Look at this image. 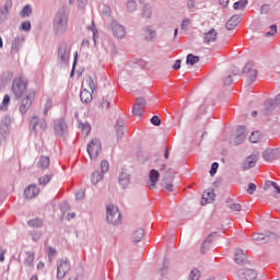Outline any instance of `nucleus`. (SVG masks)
<instances>
[{"instance_id":"f257e3e1","label":"nucleus","mask_w":280,"mask_h":280,"mask_svg":"<svg viewBox=\"0 0 280 280\" xmlns=\"http://www.w3.org/2000/svg\"><path fill=\"white\" fill-rule=\"evenodd\" d=\"M69 30V14L65 9L59 10L52 20V33L55 36L60 37L67 34Z\"/></svg>"},{"instance_id":"f03ea898","label":"nucleus","mask_w":280,"mask_h":280,"mask_svg":"<svg viewBox=\"0 0 280 280\" xmlns=\"http://www.w3.org/2000/svg\"><path fill=\"white\" fill-rule=\"evenodd\" d=\"M27 78L15 77L11 85V93H13L15 100H21L25 93H27Z\"/></svg>"},{"instance_id":"7ed1b4c3","label":"nucleus","mask_w":280,"mask_h":280,"mask_svg":"<svg viewBox=\"0 0 280 280\" xmlns=\"http://www.w3.org/2000/svg\"><path fill=\"white\" fill-rule=\"evenodd\" d=\"M106 222L107 224H113V226H119V224H121V212H119L117 206H106Z\"/></svg>"},{"instance_id":"20e7f679","label":"nucleus","mask_w":280,"mask_h":280,"mask_svg":"<svg viewBox=\"0 0 280 280\" xmlns=\"http://www.w3.org/2000/svg\"><path fill=\"white\" fill-rule=\"evenodd\" d=\"M36 100V90H30L24 98L21 100L19 105V110L21 115H25L30 108H32V104Z\"/></svg>"},{"instance_id":"39448f33","label":"nucleus","mask_w":280,"mask_h":280,"mask_svg":"<svg viewBox=\"0 0 280 280\" xmlns=\"http://www.w3.org/2000/svg\"><path fill=\"white\" fill-rule=\"evenodd\" d=\"M57 58L61 65H69V58H71V46L61 42L58 47Z\"/></svg>"},{"instance_id":"423d86ee","label":"nucleus","mask_w":280,"mask_h":280,"mask_svg":"<svg viewBox=\"0 0 280 280\" xmlns=\"http://www.w3.org/2000/svg\"><path fill=\"white\" fill-rule=\"evenodd\" d=\"M52 128L56 137H66L69 135V126L65 118H57L52 121Z\"/></svg>"},{"instance_id":"0eeeda50","label":"nucleus","mask_w":280,"mask_h":280,"mask_svg":"<svg viewBox=\"0 0 280 280\" xmlns=\"http://www.w3.org/2000/svg\"><path fill=\"white\" fill-rule=\"evenodd\" d=\"M71 270V262L69 259H59L57 261V279L61 280L67 277V272Z\"/></svg>"},{"instance_id":"6e6552de","label":"nucleus","mask_w":280,"mask_h":280,"mask_svg":"<svg viewBox=\"0 0 280 280\" xmlns=\"http://www.w3.org/2000/svg\"><path fill=\"white\" fill-rule=\"evenodd\" d=\"M90 159H96L102 152V142L97 138L91 140L86 148Z\"/></svg>"},{"instance_id":"1a4fd4ad","label":"nucleus","mask_w":280,"mask_h":280,"mask_svg":"<svg viewBox=\"0 0 280 280\" xmlns=\"http://www.w3.org/2000/svg\"><path fill=\"white\" fill-rule=\"evenodd\" d=\"M236 275L241 280H255L257 279V271L254 269H237Z\"/></svg>"},{"instance_id":"9d476101","label":"nucleus","mask_w":280,"mask_h":280,"mask_svg":"<svg viewBox=\"0 0 280 280\" xmlns=\"http://www.w3.org/2000/svg\"><path fill=\"white\" fill-rule=\"evenodd\" d=\"M30 127L36 132V130H47V120L45 118H38V116H33L31 118Z\"/></svg>"},{"instance_id":"9b49d317","label":"nucleus","mask_w":280,"mask_h":280,"mask_svg":"<svg viewBox=\"0 0 280 280\" xmlns=\"http://www.w3.org/2000/svg\"><path fill=\"white\" fill-rule=\"evenodd\" d=\"M262 159L267 163H272V161H277V159H280V148L277 149H267L262 153Z\"/></svg>"},{"instance_id":"f8f14e48","label":"nucleus","mask_w":280,"mask_h":280,"mask_svg":"<svg viewBox=\"0 0 280 280\" xmlns=\"http://www.w3.org/2000/svg\"><path fill=\"white\" fill-rule=\"evenodd\" d=\"M109 27L116 38H124L126 36V27L117 21H112Z\"/></svg>"},{"instance_id":"ddd939ff","label":"nucleus","mask_w":280,"mask_h":280,"mask_svg":"<svg viewBox=\"0 0 280 280\" xmlns=\"http://www.w3.org/2000/svg\"><path fill=\"white\" fill-rule=\"evenodd\" d=\"M257 161H259V154L257 153L250 154L242 163V170L246 171L255 167V165H257Z\"/></svg>"},{"instance_id":"4468645a","label":"nucleus","mask_w":280,"mask_h":280,"mask_svg":"<svg viewBox=\"0 0 280 280\" xmlns=\"http://www.w3.org/2000/svg\"><path fill=\"white\" fill-rule=\"evenodd\" d=\"M23 45H25V36L23 34H20L12 42L11 54H19Z\"/></svg>"},{"instance_id":"2eb2a0df","label":"nucleus","mask_w":280,"mask_h":280,"mask_svg":"<svg viewBox=\"0 0 280 280\" xmlns=\"http://www.w3.org/2000/svg\"><path fill=\"white\" fill-rule=\"evenodd\" d=\"M247 136H248V131H246V127L240 126L237 128V135L234 138V141L232 142L233 145H242V143H244V141L246 140Z\"/></svg>"},{"instance_id":"dca6fc26","label":"nucleus","mask_w":280,"mask_h":280,"mask_svg":"<svg viewBox=\"0 0 280 280\" xmlns=\"http://www.w3.org/2000/svg\"><path fill=\"white\" fill-rule=\"evenodd\" d=\"M243 73L247 74V78L250 80V82H255V80H257V69H255L253 62H247L243 68Z\"/></svg>"},{"instance_id":"f3484780","label":"nucleus","mask_w":280,"mask_h":280,"mask_svg":"<svg viewBox=\"0 0 280 280\" xmlns=\"http://www.w3.org/2000/svg\"><path fill=\"white\" fill-rule=\"evenodd\" d=\"M142 36L147 43H152L154 42V38H156V30L152 26H144L142 28Z\"/></svg>"},{"instance_id":"a211bd4d","label":"nucleus","mask_w":280,"mask_h":280,"mask_svg":"<svg viewBox=\"0 0 280 280\" xmlns=\"http://www.w3.org/2000/svg\"><path fill=\"white\" fill-rule=\"evenodd\" d=\"M202 38L205 45H211V43H215V40H218V31H215V28H211L202 34Z\"/></svg>"},{"instance_id":"6ab92c4d","label":"nucleus","mask_w":280,"mask_h":280,"mask_svg":"<svg viewBox=\"0 0 280 280\" xmlns=\"http://www.w3.org/2000/svg\"><path fill=\"white\" fill-rule=\"evenodd\" d=\"M143 108H145V98H137L132 108V115L135 117H141L143 115Z\"/></svg>"},{"instance_id":"aec40b11","label":"nucleus","mask_w":280,"mask_h":280,"mask_svg":"<svg viewBox=\"0 0 280 280\" xmlns=\"http://www.w3.org/2000/svg\"><path fill=\"white\" fill-rule=\"evenodd\" d=\"M159 178H161V174L156 170H151L149 173V189H156V183H159Z\"/></svg>"},{"instance_id":"412c9836","label":"nucleus","mask_w":280,"mask_h":280,"mask_svg":"<svg viewBox=\"0 0 280 280\" xmlns=\"http://www.w3.org/2000/svg\"><path fill=\"white\" fill-rule=\"evenodd\" d=\"M10 10H12V0H5L4 5L0 8V23H3L8 19Z\"/></svg>"},{"instance_id":"4be33fe9","label":"nucleus","mask_w":280,"mask_h":280,"mask_svg":"<svg viewBox=\"0 0 280 280\" xmlns=\"http://www.w3.org/2000/svg\"><path fill=\"white\" fill-rule=\"evenodd\" d=\"M234 261L235 264H238V266H244V264L248 262V257L242 249H235Z\"/></svg>"},{"instance_id":"5701e85b","label":"nucleus","mask_w":280,"mask_h":280,"mask_svg":"<svg viewBox=\"0 0 280 280\" xmlns=\"http://www.w3.org/2000/svg\"><path fill=\"white\" fill-rule=\"evenodd\" d=\"M113 94L103 96L101 100H98V107H101L102 110H108L110 108V104H113Z\"/></svg>"},{"instance_id":"b1692460","label":"nucleus","mask_w":280,"mask_h":280,"mask_svg":"<svg viewBox=\"0 0 280 280\" xmlns=\"http://www.w3.org/2000/svg\"><path fill=\"white\" fill-rule=\"evenodd\" d=\"M40 194V189L36 185H31L24 190V196L28 200H32V198H36Z\"/></svg>"},{"instance_id":"393cba45","label":"nucleus","mask_w":280,"mask_h":280,"mask_svg":"<svg viewBox=\"0 0 280 280\" xmlns=\"http://www.w3.org/2000/svg\"><path fill=\"white\" fill-rule=\"evenodd\" d=\"M118 183L122 189H126L130 185V175L126 172H121L118 177Z\"/></svg>"},{"instance_id":"a878e982","label":"nucleus","mask_w":280,"mask_h":280,"mask_svg":"<svg viewBox=\"0 0 280 280\" xmlns=\"http://www.w3.org/2000/svg\"><path fill=\"white\" fill-rule=\"evenodd\" d=\"M213 200H215V192L213 190H206L202 195L201 205L213 202Z\"/></svg>"},{"instance_id":"bb28decb","label":"nucleus","mask_w":280,"mask_h":280,"mask_svg":"<svg viewBox=\"0 0 280 280\" xmlns=\"http://www.w3.org/2000/svg\"><path fill=\"white\" fill-rule=\"evenodd\" d=\"M8 135H10V127H8V125H1L0 126V145L2 143H5V140L8 139Z\"/></svg>"},{"instance_id":"cd10ccee","label":"nucleus","mask_w":280,"mask_h":280,"mask_svg":"<svg viewBox=\"0 0 280 280\" xmlns=\"http://www.w3.org/2000/svg\"><path fill=\"white\" fill-rule=\"evenodd\" d=\"M240 25V15L232 16L225 24L226 30H235Z\"/></svg>"},{"instance_id":"c85d7f7f","label":"nucleus","mask_w":280,"mask_h":280,"mask_svg":"<svg viewBox=\"0 0 280 280\" xmlns=\"http://www.w3.org/2000/svg\"><path fill=\"white\" fill-rule=\"evenodd\" d=\"M37 167L39 170H47L49 167V156L42 155L37 159Z\"/></svg>"},{"instance_id":"c756f323","label":"nucleus","mask_w":280,"mask_h":280,"mask_svg":"<svg viewBox=\"0 0 280 280\" xmlns=\"http://www.w3.org/2000/svg\"><path fill=\"white\" fill-rule=\"evenodd\" d=\"M143 235H145V233L143 232V229L136 230L132 234V242L135 244H139V242L143 240Z\"/></svg>"},{"instance_id":"7c9ffc66","label":"nucleus","mask_w":280,"mask_h":280,"mask_svg":"<svg viewBox=\"0 0 280 280\" xmlns=\"http://www.w3.org/2000/svg\"><path fill=\"white\" fill-rule=\"evenodd\" d=\"M269 238H270V235H266L264 233H254L252 235V240L254 242H268Z\"/></svg>"},{"instance_id":"2f4dec72","label":"nucleus","mask_w":280,"mask_h":280,"mask_svg":"<svg viewBox=\"0 0 280 280\" xmlns=\"http://www.w3.org/2000/svg\"><path fill=\"white\" fill-rule=\"evenodd\" d=\"M80 97H81V102L89 104V102H91V100H93V94H91V92L88 90H83L80 93Z\"/></svg>"},{"instance_id":"473e14b6","label":"nucleus","mask_w":280,"mask_h":280,"mask_svg":"<svg viewBox=\"0 0 280 280\" xmlns=\"http://www.w3.org/2000/svg\"><path fill=\"white\" fill-rule=\"evenodd\" d=\"M261 139H262L261 131H253L249 136L250 143H259Z\"/></svg>"},{"instance_id":"72a5a7b5","label":"nucleus","mask_w":280,"mask_h":280,"mask_svg":"<svg viewBox=\"0 0 280 280\" xmlns=\"http://www.w3.org/2000/svg\"><path fill=\"white\" fill-rule=\"evenodd\" d=\"M27 224L31 226V229H40V226H43V219L28 220Z\"/></svg>"},{"instance_id":"f704fd0d","label":"nucleus","mask_w":280,"mask_h":280,"mask_svg":"<svg viewBox=\"0 0 280 280\" xmlns=\"http://www.w3.org/2000/svg\"><path fill=\"white\" fill-rule=\"evenodd\" d=\"M34 259H35L34 252H26V257L24 259V266L32 267L34 264Z\"/></svg>"},{"instance_id":"c9c22d12","label":"nucleus","mask_w":280,"mask_h":280,"mask_svg":"<svg viewBox=\"0 0 280 280\" xmlns=\"http://www.w3.org/2000/svg\"><path fill=\"white\" fill-rule=\"evenodd\" d=\"M271 187H272L273 191H276V194H279V196H280L279 184H277L275 182H270V180L265 183V189H271Z\"/></svg>"},{"instance_id":"e433bc0d","label":"nucleus","mask_w":280,"mask_h":280,"mask_svg":"<svg viewBox=\"0 0 280 280\" xmlns=\"http://www.w3.org/2000/svg\"><path fill=\"white\" fill-rule=\"evenodd\" d=\"M104 178V174L100 173V171H96L92 174V185H97V183H100V180H102Z\"/></svg>"},{"instance_id":"4c0bfd02","label":"nucleus","mask_w":280,"mask_h":280,"mask_svg":"<svg viewBox=\"0 0 280 280\" xmlns=\"http://www.w3.org/2000/svg\"><path fill=\"white\" fill-rule=\"evenodd\" d=\"M246 5H248V0H240L233 4L235 10H246Z\"/></svg>"},{"instance_id":"58836bf2","label":"nucleus","mask_w":280,"mask_h":280,"mask_svg":"<svg viewBox=\"0 0 280 280\" xmlns=\"http://www.w3.org/2000/svg\"><path fill=\"white\" fill-rule=\"evenodd\" d=\"M186 62H187V65L194 66V65L200 62V57L189 54L186 58Z\"/></svg>"},{"instance_id":"ea45409f","label":"nucleus","mask_w":280,"mask_h":280,"mask_svg":"<svg viewBox=\"0 0 280 280\" xmlns=\"http://www.w3.org/2000/svg\"><path fill=\"white\" fill-rule=\"evenodd\" d=\"M88 30L92 32L94 44L97 43V38H98L97 27H95V23H93V21H92V24L88 26Z\"/></svg>"},{"instance_id":"a19ab883","label":"nucleus","mask_w":280,"mask_h":280,"mask_svg":"<svg viewBox=\"0 0 280 280\" xmlns=\"http://www.w3.org/2000/svg\"><path fill=\"white\" fill-rule=\"evenodd\" d=\"M51 178H54V174H47L42 177H39L38 183L39 185H47Z\"/></svg>"},{"instance_id":"79ce46f5","label":"nucleus","mask_w":280,"mask_h":280,"mask_svg":"<svg viewBox=\"0 0 280 280\" xmlns=\"http://www.w3.org/2000/svg\"><path fill=\"white\" fill-rule=\"evenodd\" d=\"M9 105H10V95L5 94L0 105V110H8Z\"/></svg>"},{"instance_id":"37998d69","label":"nucleus","mask_w":280,"mask_h":280,"mask_svg":"<svg viewBox=\"0 0 280 280\" xmlns=\"http://www.w3.org/2000/svg\"><path fill=\"white\" fill-rule=\"evenodd\" d=\"M30 14H32V7H30V5H25L23 9H22V11H21V13H20V16H22V19H27V16H30Z\"/></svg>"},{"instance_id":"c03bdc74","label":"nucleus","mask_w":280,"mask_h":280,"mask_svg":"<svg viewBox=\"0 0 280 280\" xmlns=\"http://www.w3.org/2000/svg\"><path fill=\"white\" fill-rule=\"evenodd\" d=\"M142 16L144 19H150V16H152V8L148 4H145L143 7V10H142Z\"/></svg>"},{"instance_id":"a18cd8bd","label":"nucleus","mask_w":280,"mask_h":280,"mask_svg":"<svg viewBox=\"0 0 280 280\" xmlns=\"http://www.w3.org/2000/svg\"><path fill=\"white\" fill-rule=\"evenodd\" d=\"M200 279V270L192 269L189 273L188 280H198Z\"/></svg>"},{"instance_id":"49530a36","label":"nucleus","mask_w":280,"mask_h":280,"mask_svg":"<svg viewBox=\"0 0 280 280\" xmlns=\"http://www.w3.org/2000/svg\"><path fill=\"white\" fill-rule=\"evenodd\" d=\"M20 30H22V32H30L32 30V23L30 21L22 22Z\"/></svg>"},{"instance_id":"de8ad7c7","label":"nucleus","mask_w":280,"mask_h":280,"mask_svg":"<svg viewBox=\"0 0 280 280\" xmlns=\"http://www.w3.org/2000/svg\"><path fill=\"white\" fill-rule=\"evenodd\" d=\"M127 10H128V12H135L137 10V1L129 0L127 2Z\"/></svg>"},{"instance_id":"09e8293b","label":"nucleus","mask_w":280,"mask_h":280,"mask_svg":"<svg viewBox=\"0 0 280 280\" xmlns=\"http://www.w3.org/2000/svg\"><path fill=\"white\" fill-rule=\"evenodd\" d=\"M80 128L85 137H89V132H91V125L89 124H81Z\"/></svg>"},{"instance_id":"8fccbe9b","label":"nucleus","mask_w":280,"mask_h":280,"mask_svg":"<svg viewBox=\"0 0 280 280\" xmlns=\"http://www.w3.org/2000/svg\"><path fill=\"white\" fill-rule=\"evenodd\" d=\"M52 104H54V101L51 98H47L44 105V115H47V113H49Z\"/></svg>"},{"instance_id":"3c124183","label":"nucleus","mask_w":280,"mask_h":280,"mask_svg":"<svg viewBox=\"0 0 280 280\" xmlns=\"http://www.w3.org/2000/svg\"><path fill=\"white\" fill-rule=\"evenodd\" d=\"M100 10L102 14H104L105 16H110V7L103 4V5H100Z\"/></svg>"},{"instance_id":"603ef678","label":"nucleus","mask_w":280,"mask_h":280,"mask_svg":"<svg viewBox=\"0 0 280 280\" xmlns=\"http://www.w3.org/2000/svg\"><path fill=\"white\" fill-rule=\"evenodd\" d=\"M228 207L231 211H242V205L240 203L228 202Z\"/></svg>"},{"instance_id":"864d4df0","label":"nucleus","mask_w":280,"mask_h":280,"mask_svg":"<svg viewBox=\"0 0 280 280\" xmlns=\"http://www.w3.org/2000/svg\"><path fill=\"white\" fill-rule=\"evenodd\" d=\"M47 255H48L49 261H51V260L54 259V257H56V255H57L56 248H54V247H48Z\"/></svg>"},{"instance_id":"5fc2aeb1","label":"nucleus","mask_w":280,"mask_h":280,"mask_svg":"<svg viewBox=\"0 0 280 280\" xmlns=\"http://www.w3.org/2000/svg\"><path fill=\"white\" fill-rule=\"evenodd\" d=\"M108 167H109L108 161H102L101 162V172H102V174H106V172H108Z\"/></svg>"},{"instance_id":"6e6d98bb","label":"nucleus","mask_w":280,"mask_h":280,"mask_svg":"<svg viewBox=\"0 0 280 280\" xmlns=\"http://www.w3.org/2000/svg\"><path fill=\"white\" fill-rule=\"evenodd\" d=\"M189 25H191V21H189V19L183 20L182 30H184V32H187L189 30Z\"/></svg>"},{"instance_id":"4d7b16f0","label":"nucleus","mask_w":280,"mask_h":280,"mask_svg":"<svg viewBox=\"0 0 280 280\" xmlns=\"http://www.w3.org/2000/svg\"><path fill=\"white\" fill-rule=\"evenodd\" d=\"M219 167H220V164H218V162H213L211 165L210 175L215 176Z\"/></svg>"},{"instance_id":"13d9d810","label":"nucleus","mask_w":280,"mask_h":280,"mask_svg":"<svg viewBox=\"0 0 280 280\" xmlns=\"http://www.w3.org/2000/svg\"><path fill=\"white\" fill-rule=\"evenodd\" d=\"M88 86L90 88V91H92V93L95 91V81H93L92 78H89L86 81Z\"/></svg>"},{"instance_id":"bf43d9fd","label":"nucleus","mask_w":280,"mask_h":280,"mask_svg":"<svg viewBox=\"0 0 280 280\" xmlns=\"http://www.w3.org/2000/svg\"><path fill=\"white\" fill-rule=\"evenodd\" d=\"M257 191V185L249 183L247 188V194L253 195Z\"/></svg>"},{"instance_id":"052dcab7","label":"nucleus","mask_w":280,"mask_h":280,"mask_svg":"<svg viewBox=\"0 0 280 280\" xmlns=\"http://www.w3.org/2000/svg\"><path fill=\"white\" fill-rule=\"evenodd\" d=\"M276 33H277V25H271L270 26V31L269 32H267L266 34H265V36H275L276 35Z\"/></svg>"},{"instance_id":"680f3d73","label":"nucleus","mask_w":280,"mask_h":280,"mask_svg":"<svg viewBox=\"0 0 280 280\" xmlns=\"http://www.w3.org/2000/svg\"><path fill=\"white\" fill-rule=\"evenodd\" d=\"M151 124H152L153 126H161V118H159V116H153V117L151 118Z\"/></svg>"},{"instance_id":"e2e57ef3","label":"nucleus","mask_w":280,"mask_h":280,"mask_svg":"<svg viewBox=\"0 0 280 280\" xmlns=\"http://www.w3.org/2000/svg\"><path fill=\"white\" fill-rule=\"evenodd\" d=\"M260 12H261V14H268V12H270V5L264 4V5L260 8Z\"/></svg>"},{"instance_id":"0e129e2a","label":"nucleus","mask_w":280,"mask_h":280,"mask_svg":"<svg viewBox=\"0 0 280 280\" xmlns=\"http://www.w3.org/2000/svg\"><path fill=\"white\" fill-rule=\"evenodd\" d=\"M124 126H125L124 119L119 118V119L116 121L115 129H116V128H118V129H124Z\"/></svg>"},{"instance_id":"69168bd1","label":"nucleus","mask_w":280,"mask_h":280,"mask_svg":"<svg viewBox=\"0 0 280 280\" xmlns=\"http://www.w3.org/2000/svg\"><path fill=\"white\" fill-rule=\"evenodd\" d=\"M40 235H42L40 232H34L32 234L33 242H38L40 240Z\"/></svg>"},{"instance_id":"338daca9","label":"nucleus","mask_w":280,"mask_h":280,"mask_svg":"<svg viewBox=\"0 0 280 280\" xmlns=\"http://www.w3.org/2000/svg\"><path fill=\"white\" fill-rule=\"evenodd\" d=\"M115 130L117 139H121L124 137V129L116 128Z\"/></svg>"},{"instance_id":"774afa93","label":"nucleus","mask_w":280,"mask_h":280,"mask_svg":"<svg viewBox=\"0 0 280 280\" xmlns=\"http://www.w3.org/2000/svg\"><path fill=\"white\" fill-rule=\"evenodd\" d=\"M174 71H178L180 69V59H177L175 63L173 65Z\"/></svg>"}]
</instances>
